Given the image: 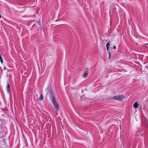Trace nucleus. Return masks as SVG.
Returning a JSON list of instances; mask_svg holds the SVG:
<instances>
[{
  "label": "nucleus",
  "mask_w": 148,
  "mask_h": 148,
  "mask_svg": "<svg viewBox=\"0 0 148 148\" xmlns=\"http://www.w3.org/2000/svg\"><path fill=\"white\" fill-rule=\"evenodd\" d=\"M113 98L116 100L121 101L123 99L124 97L122 95H116L114 96Z\"/></svg>",
  "instance_id": "nucleus-2"
},
{
  "label": "nucleus",
  "mask_w": 148,
  "mask_h": 148,
  "mask_svg": "<svg viewBox=\"0 0 148 148\" xmlns=\"http://www.w3.org/2000/svg\"><path fill=\"white\" fill-rule=\"evenodd\" d=\"M6 88H7V89L8 92H9L10 91V87L9 85L8 84L7 85V86Z\"/></svg>",
  "instance_id": "nucleus-5"
},
{
  "label": "nucleus",
  "mask_w": 148,
  "mask_h": 148,
  "mask_svg": "<svg viewBox=\"0 0 148 148\" xmlns=\"http://www.w3.org/2000/svg\"><path fill=\"white\" fill-rule=\"evenodd\" d=\"M6 67H4L3 69L4 70H5L6 69Z\"/></svg>",
  "instance_id": "nucleus-11"
},
{
  "label": "nucleus",
  "mask_w": 148,
  "mask_h": 148,
  "mask_svg": "<svg viewBox=\"0 0 148 148\" xmlns=\"http://www.w3.org/2000/svg\"><path fill=\"white\" fill-rule=\"evenodd\" d=\"M87 73H84V74H83V77L84 78H85L87 77Z\"/></svg>",
  "instance_id": "nucleus-7"
},
{
  "label": "nucleus",
  "mask_w": 148,
  "mask_h": 148,
  "mask_svg": "<svg viewBox=\"0 0 148 148\" xmlns=\"http://www.w3.org/2000/svg\"><path fill=\"white\" fill-rule=\"evenodd\" d=\"M1 18V15L0 14V18Z\"/></svg>",
  "instance_id": "nucleus-12"
},
{
  "label": "nucleus",
  "mask_w": 148,
  "mask_h": 148,
  "mask_svg": "<svg viewBox=\"0 0 148 148\" xmlns=\"http://www.w3.org/2000/svg\"><path fill=\"white\" fill-rule=\"evenodd\" d=\"M0 60L1 61V63H3V60H2V58L0 59Z\"/></svg>",
  "instance_id": "nucleus-9"
},
{
  "label": "nucleus",
  "mask_w": 148,
  "mask_h": 148,
  "mask_svg": "<svg viewBox=\"0 0 148 148\" xmlns=\"http://www.w3.org/2000/svg\"><path fill=\"white\" fill-rule=\"evenodd\" d=\"M43 99V96L42 94H41L40 96L39 97V100H42Z\"/></svg>",
  "instance_id": "nucleus-6"
},
{
  "label": "nucleus",
  "mask_w": 148,
  "mask_h": 148,
  "mask_svg": "<svg viewBox=\"0 0 148 148\" xmlns=\"http://www.w3.org/2000/svg\"><path fill=\"white\" fill-rule=\"evenodd\" d=\"M51 100L52 102L53 103V106L55 108L56 110L55 111L56 113L57 112L59 109V106L57 104L55 99L53 97H51Z\"/></svg>",
  "instance_id": "nucleus-1"
},
{
  "label": "nucleus",
  "mask_w": 148,
  "mask_h": 148,
  "mask_svg": "<svg viewBox=\"0 0 148 148\" xmlns=\"http://www.w3.org/2000/svg\"><path fill=\"white\" fill-rule=\"evenodd\" d=\"M108 53L109 54V59H110L111 56V53L110 52H108Z\"/></svg>",
  "instance_id": "nucleus-8"
},
{
  "label": "nucleus",
  "mask_w": 148,
  "mask_h": 148,
  "mask_svg": "<svg viewBox=\"0 0 148 148\" xmlns=\"http://www.w3.org/2000/svg\"><path fill=\"white\" fill-rule=\"evenodd\" d=\"M113 48L114 49H116V47L114 45L113 47Z\"/></svg>",
  "instance_id": "nucleus-10"
},
{
  "label": "nucleus",
  "mask_w": 148,
  "mask_h": 148,
  "mask_svg": "<svg viewBox=\"0 0 148 148\" xmlns=\"http://www.w3.org/2000/svg\"><path fill=\"white\" fill-rule=\"evenodd\" d=\"M142 136L143 137V135L142 134Z\"/></svg>",
  "instance_id": "nucleus-13"
},
{
  "label": "nucleus",
  "mask_w": 148,
  "mask_h": 148,
  "mask_svg": "<svg viewBox=\"0 0 148 148\" xmlns=\"http://www.w3.org/2000/svg\"><path fill=\"white\" fill-rule=\"evenodd\" d=\"M110 41H109L106 44V49L108 51L109 49V46L110 45Z\"/></svg>",
  "instance_id": "nucleus-4"
},
{
  "label": "nucleus",
  "mask_w": 148,
  "mask_h": 148,
  "mask_svg": "<svg viewBox=\"0 0 148 148\" xmlns=\"http://www.w3.org/2000/svg\"><path fill=\"white\" fill-rule=\"evenodd\" d=\"M139 104L137 102H135L133 105V107L134 108H138Z\"/></svg>",
  "instance_id": "nucleus-3"
}]
</instances>
